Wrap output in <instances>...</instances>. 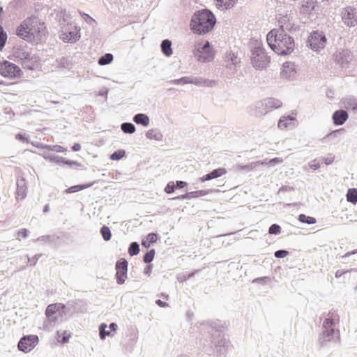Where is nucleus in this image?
Listing matches in <instances>:
<instances>
[{
	"label": "nucleus",
	"mask_w": 357,
	"mask_h": 357,
	"mask_svg": "<svg viewBox=\"0 0 357 357\" xmlns=\"http://www.w3.org/2000/svg\"><path fill=\"white\" fill-rule=\"evenodd\" d=\"M271 49L279 55H287L294 49V40L284 29V25L279 29L271 30L266 36Z\"/></svg>",
	"instance_id": "nucleus-1"
},
{
	"label": "nucleus",
	"mask_w": 357,
	"mask_h": 357,
	"mask_svg": "<svg viewBox=\"0 0 357 357\" xmlns=\"http://www.w3.org/2000/svg\"><path fill=\"white\" fill-rule=\"evenodd\" d=\"M213 13L208 9L197 11L190 20V29L198 35H204L210 32L215 24Z\"/></svg>",
	"instance_id": "nucleus-2"
},
{
	"label": "nucleus",
	"mask_w": 357,
	"mask_h": 357,
	"mask_svg": "<svg viewBox=\"0 0 357 357\" xmlns=\"http://www.w3.org/2000/svg\"><path fill=\"white\" fill-rule=\"evenodd\" d=\"M270 63V56L265 51L264 47L260 43H256L251 49V63L253 68L257 70L266 68Z\"/></svg>",
	"instance_id": "nucleus-3"
},
{
	"label": "nucleus",
	"mask_w": 357,
	"mask_h": 357,
	"mask_svg": "<svg viewBox=\"0 0 357 357\" xmlns=\"http://www.w3.org/2000/svg\"><path fill=\"white\" fill-rule=\"evenodd\" d=\"M193 56L199 62L208 63L214 59L213 48L208 41H205L203 45L197 43L192 51Z\"/></svg>",
	"instance_id": "nucleus-4"
},
{
	"label": "nucleus",
	"mask_w": 357,
	"mask_h": 357,
	"mask_svg": "<svg viewBox=\"0 0 357 357\" xmlns=\"http://www.w3.org/2000/svg\"><path fill=\"white\" fill-rule=\"evenodd\" d=\"M23 22H27L25 25L32 39L37 38L40 39L44 33V23L41 22L40 20L35 16L31 15L28 17Z\"/></svg>",
	"instance_id": "nucleus-5"
},
{
	"label": "nucleus",
	"mask_w": 357,
	"mask_h": 357,
	"mask_svg": "<svg viewBox=\"0 0 357 357\" xmlns=\"http://www.w3.org/2000/svg\"><path fill=\"white\" fill-rule=\"evenodd\" d=\"M340 342V333L339 330L333 328H322V331L319 334L318 342L320 347H326L329 342Z\"/></svg>",
	"instance_id": "nucleus-6"
},
{
	"label": "nucleus",
	"mask_w": 357,
	"mask_h": 357,
	"mask_svg": "<svg viewBox=\"0 0 357 357\" xmlns=\"http://www.w3.org/2000/svg\"><path fill=\"white\" fill-rule=\"evenodd\" d=\"M326 41L327 39L324 33L319 30L312 31L307 40L310 48L317 52L325 47Z\"/></svg>",
	"instance_id": "nucleus-7"
},
{
	"label": "nucleus",
	"mask_w": 357,
	"mask_h": 357,
	"mask_svg": "<svg viewBox=\"0 0 357 357\" xmlns=\"http://www.w3.org/2000/svg\"><path fill=\"white\" fill-rule=\"evenodd\" d=\"M21 73V69L15 63L6 60L0 63V74L4 77L13 79L20 77Z\"/></svg>",
	"instance_id": "nucleus-8"
},
{
	"label": "nucleus",
	"mask_w": 357,
	"mask_h": 357,
	"mask_svg": "<svg viewBox=\"0 0 357 357\" xmlns=\"http://www.w3.org/2000/svg\"><path fill=\"white\" fill-rule=\"evenodd\" d=\"M39 339L36 335H24L18 342V349L24 353L31 351L38 343Z\"/></svg>",
	"instance_id": "nucleus-9"
},
{
	"label": "nucleus",
	"mask_w": 357,
	"mask_h": 357,
	"mask_svg": "<svg viewBox=\"0 0 357 357\" xmlns=\"http://www.w3.org/2000/svg\"><path fill=\"white\" fill-rule=\"evenodd\" d=\"M13 56L21 62L26 59H36V56L31 54L30 48L24 43L13 47Z\"/></svg>",
	"instance_id": "nucleus-10"
},
{
	"label": "nucleus",
	"mask_w": 357,
	"mask_h": 357,
	"mask_svg": "<svg viewBox=\"0 0 357 357\" xmlns=\"http://www.w3.org/2000/svg\"><path fill=\"white\" fill-rule=\"evenodd\" d=\"M344 24L349 27H354L357 24V8L351 6L343 8L341 13Z\"/></svg>",
	"instance_id": "nucleus-11"
},
{
	"label": "nucleus",
	"mask_w": 357,
	"mask_h": 357,
	"mask_svg": "<svg viewBox=\"0 0 357 357\" xmlns=\"http://www.w3.org/2000/svg\"><path fill=\"white\" fill-rule=\"evenodd\" d=\"M128 265V261L124 258H121L116 262V278L119 284H123L125 282L127 278Z\"/></svg>",
	"instance_id": "nucleus-12"
},
{
	"label": "nucleus",
	"mask_w": 357,
	"mask_h": 357,
	"mask_svg": "<svg viewBox=\"0 0 357 357\" xmlns=\"http://www.w3.org/2000/svg\"><path fill=\"white\" fill-rule=\"evenodd\" d=\"M201 331L207 332L210 333V335H213L211 333L213 331H216L221 333L223 331L224 326L219 320H208L201 322L199 324Z\"/></svg>",
	"instance_id": "nucleus-13"
},
{
	"label": "nucleus",
	"mask_w": 357,
	"mask_h": 357,
	"mask_svg": "<svg viewBox=\"0 0 357 357\" xmlns=\"http://www.w3.org/2000/svg\"><path fill=\"white\" fill-rule=\"evenodd\" d=\"M334 62L342 68L346 67L351 61V52L348 50H340L333 55Z\"/></svg>",
	"instance_id": "nucleus-14"
},
{
	"label": "nucleus",
	"mask_w": 357,
	"mask_h": 357,
	"mask_svg": "<svg viewBox=\"0 0 357 357\" xmlns=\"http://www.w3.org/2000/svg\"><path fill=\"white\" fill-rule=\"evenodd\" d=\"M280 74L283 78L288 79L289 80L294 79L296 75L294 63L289 61L284 62L282 65V69Z\"/></svg>",
	"instance_id": "nucleus-15"
},
{
	"label": "nucleus",
	"mask_w": 357,
	"mask_h": 357,
	"mask_svg": "<svg viewBox=\"0 0 357 357\" xmlns=\"http://www.w3.org/2000/svg\"><path fill=\"white\" fill-rule=\"evenodd\" d=\"M68 26H69V30L66 29V31H63L61 38L65 43H74L79 39L80 36L77 31L71 30L73 28L77 29L75 26L71 24H68Z\"/></svg>",
	"instance_id": "nucleus-16"
},
{
	"label": "nucleus",
	"mask_w": 357,
	"mask_h": 357,
	"mask_svg": "<svg viewBox=\"0 0 357 357\" xmlns=\"http://www.w3.org/2000/svg\"><path fill=\"white\" fill-rule=\"evenodd\" d=\"M340 321V316L335 310H331L327 314V317L324 320L322 328H335V326Z\"/></svg>",
	"instance_id": "nucleus-17"
},
{
	"label": "nucleus",
	"mask_w": 357,
	"mask_h": 357,
	"mask_svg": "<svg viewBox=\"0 0 357 357\" xmlns=\"http://www.w3.org/2000/svg\"><path fill=\"white\" fill-rule=\"evenodd\" d=\"M230 342L227 339L222 337L215 344L217 349V355L218 357H226L227 351L230 347Z\"/></svg>",
	"instance_id": "nucleus-18"
},
{
	"label": "nucleus",
	"mask_w": 357,
	"mask_h": 357,
	"mask_svg": "<svg viewBox=\"0 0 357 357\" xmlns=\"http://www.w3.org/2000/svg\"><path fill=\"white\" fill-rule=\"evenodd\" d=\"M349 117L348 113L346 110L339 109L334 112L332 116L333 123L335 126H342L347 120Z\"/></svg>",
	"instance_id": "nucleus-19"
},
{
	"label": "nucleus",
	"mask_w": 357,
	"mask_h": 357,
	"mask_svg": "<svg viewBox=\"0 0 357 357\" xmlns=\"http://www.w3.org/2000/svg\"><path fill=\"white\" fill-rule=\"evenodd\" d=\"M227 173V170L224 167L215 169L213 171L202 176L199 179L201 182H205L214 178H217Z\"/></svg>",
	"instance_id": "nucleus-20"
},
{
	"label": "nucleus",
	"mask_w": 357,
	"mask_h": 357,
	"mask_svg": "<svg viewBox=\"0 0 357 357\" xmlns=\"http://www.w3.org/2000/svg\"><path fill=\"white\" fill-rule=\"evenodd\" d=\"M27 22H22L21 24L17 27L15 33L20 38L26 40L31 41L32 38L29 34L28 29L25 26Z\"/></svg>",
	"instance_id": "nucleus-21"
},
{
	"label": "nucleus",
	"mask_w": 357,
	"mask_h": 357,
	"mask_svg": "<svg viewBox=\"0 0 357 357\" xmlns=\"http://www.w3.org/2000/svg\"><path fill=\"white\" fill-rule=\"evenodd\" d=\"M342 102L346 109L357 110V98L347 96L342 99Z\"/></svg>",
	"instance_id": "nucleus-22"
},
{
	"label": "nucleus",
	"mask_w": 357,
	"mask_h": 357,
	"mask_svg": "<svg viewBox=\"0 0 357 357\" xmlns=\"http://www.w3.org/2000/svg\"><path fill=\"white\" fill-rule=\"evenodd\" d=\"M54 66L58 68L70 69L73 66L72 60L69 56H62L55 60Z\"/></svg>",
	"instance_id": "nucleus-23"
},
{
	"label": "nucleus",
	"mask_w": 357,
	"mask_h": 357,
	"mask_svg": "<svg viewBox=\"0 0 357 357\" xmlns=\"http://www.w3.org/2000/svg\"><path fill=\"white\" fill-rule=\"evenodd\" d=\"M317 6V0H303L300 12L303 14H310L314 10Z\"/></svg>",
	"instance_id": "nucleus-24"
},
{
	"label": "nucleus",
	"mask_w": 357,
	"mask_h": 357,
	"mask_svg": "<svg viewBox=\"0 0 357 357\" xmlns=\"http://www.w3.org/2000/svg\"><path fill=\"white\" fill-rule=\"evenodd\" d=\"M191 84L197 86H204L208 87H212L215 84V81L211 79H206L200 77L191 76Z\"/></svg>",
	"instance_id": "nucleus-25"
},
{
	"label": "nucleus",
	"mask_w": 357,
	"mask_h": 357,
	"mask_svg": "<svg viewBox=\"0 0 357 357\" xmlns=\"http://www.w3.org/2000/svg\"><path fill=\"white\" fill-rule=\"evenodd\" d=\"M133 121L143 126H148L149 125L150 119L148 115L144 113H138L132 118Z\"/></svg>",
	"instance_id": "nucleus-26"
},
{
	"label": "nucleus",
	"mask_w": 357,
	"mask_h": 357,
	"mask_svg": "<svg viewBox=\"0 0 357 357\" xmlns=\"http://www.w3.org/2000/svg\"><path fill=\"white\" fill-rule=\"evenodd\" d=\"M238 0H215L217 8L220 10L230 9L233 8Z\"/></svg>",
	"instance_id": "nucleus-27"
},
{
	"label": "nucleus",
	"mask_w": 357,
	"mask_h": 357,
	"mask_svg": "<svg viewBox=\"0 0 357 357\" xmlns=\"http://www.w3.org/2000/svg\"><path fill=\"white\" fill-rule=\"evenodd\" d=\"M256 112H255V116H261L263 115H265L267 114L269 110L268 109V106H266V103L265 102V100L263 101L257 102L255 105Z\"/></svg>",
	"instance_id": "nucleus-28"
},
{
	"label": "nucleus",
	"mask_w": 357,
	"mask_h": 357,
	"mask_svg": "<svg viewBox=\"0 0 357 357\" xmlns=\"http://www.w3.org/2000/svg\"><path fill=\"white\" fill-rule=\"evenodd\" d=\"M25 184V179L24 178H21L17 181V194L19 197H21L22 199H24L26 194Z\"/></svg>",
	"instance_id": "nucleus-29"
},
{
	"label": "nucleus",
	"mask_w": 357,
	"mask_h": 357,
	"mask_svg": "<svg viewBox=\"0 0 357 357\" xmlns=\"http://www.w3.org/2000/svg\"><path fill=\"white\" fill-rule=\"evenodd\" d=\"M161 51L166 56H170L172 54V42L169 39H165L162 41Z\"/></svg>",
	"instance_id": "nucleus-30"
},
{
	"label": "nucleus",
	"mask_w": 357,
	"mask_h": 357,
	"mask_svg": "<svg viewBox=\"0 0 357 357\" xmlns=\"http://www.w3.org/2000/svg\"><path fill=\"white\" fill-rule=\"evenodd\" d=\"M146 138L149 139H155L158 142L162 141L163 135L160 131L157 129H150L146 133Z\"/></svg>",
	"instance_id": "nucleus-31"
},
{
	"label": "nucleus",
	"mask_w": 357,
	"mask_h": 357,
	"mask_svg": "<svg viewBox=\"0 0 357 357\" xmlns=\"http://www.w3.org/2000/svg\"><path fill=\"white\" fill-rule=\"evenodd\" d=\"M268 109L271 111L273 109H278L282 106V102L273 98H269L265 100Z\"/></svg>",
	"instance_id": "nucleus-32"
},
{
	"label": "nucleus",
	"mask_w": 357,
	"mask_h": 357,
	"mask_svg": "<svg viewBox=\"0 0 357 357\" xmlns=\"http://www.w3.org/2000/svg\"><path fill=\"white\" fill-rule=\"evenodd\" d=\"M55 163L60 166H61L63 165H66L70 167H73V166H77V167L81 166V164L79 163L78 162L68 160V159H66L61 156H59V159H58Z\"/></svg>",
	"instance_id": "nucleus-33"
},
{
	"label": "nucleus",
	"mask_w": 357,
	"mask_h": 357,
	"mask_svg": "<svg viewBox=\"0 0 357 357\" xmlns=\"http://www.w3.org/2000/svg\"><path fill=\"white\" fill-rule=\"evenodd\" d=\"M94 183L95 182H92V183H88L86 185H75L69 187L68 188H67L66 190V193H74V192H79L82 190L91 187L94 184Z\"/></svg>",
	"instance_id": "nucleus-34"
},
{
	"label": "nucleus",
	"mask_w": 357,
	"mask_h": 357,
	"mask_svg": "<svg viewBox=\"0 0 357 357\" xmlns=\"http://www.w3.org/2000/svg\"><path fill=\"white\" fill-rule=\"evenodd\" d=\"M121 130L126 134H132L135 132V126L130 122H124L121 124Z\"/></svg>",
	"instance_id": "nucleus-35"
},
{
	"label": "nucleus",
	"mask_w": 357,
	"mask_h": 357,
	"mask_svg": "<svg viewBox=\"0 0 357 357\" xmlns=\"http://www.w3.org/2000/svg\"><path fill=\"white\" fill-rule=\"evenodd\" d=\"M347 200L354 204H357V188H350L347 193Z\"/></svg>",
	"instance_id": "nucleus-36"
},
{
	"label": "nucleus",
	"mask_w": 357,
	"mask_h": 357,
	"mask_svg": "<svg viewBox=\"0 0 357 357\" xmlns=\"http://www.w3.org/2000/svg\"><path fill=\"white\" fill-rule=\"evenodd\" d=\"M113 58V55L111 53H106L98 59V63L100 66L108 65L112 63Z\"/></svg>",
	"instance_id": "nucleus-37"
},
{
	"label": "nucleus",
	"mask_w": 357,
	"mask_h": 357,
	"mask_svg": "<svg viewBox=\"0 0 357 357\" xmlns=\"http://www.w3.org/2000/svg\"><path fill=\"white\" fill-rule=\"evenodd\" d=\"M298 220L301 222L307 224V225H313L317 222V220L315 218L311 217V216H307L305 214H300L298 215Z\"/></svg>",
	"instance_id": "nucleus-38"
},
{
	"label": "nucleus",
	"mask_w": 357,
	"mask_h": 357,
	"mask_svg": "<svg viewBox=\"0 0 357 357\" xmlns=\"http://www.w3.org/2000/svg\"><path fill=\"white\" fill-rule=\"evenodd\" d=\"M139 251V244L137 242H132L130 244L128 252L131 257L137 255Z\"/></svg>",
	"instance_id": "nucleus-39"
},
{
	"label": "nucleus",
	"mask_w": 357,
	"mask_h": 357,
	"mask_svg": "<svg viewBox=\"0 0 357 357\" xmlns=\"http://www.w3.org/2000/svg\"><path fill=\"white\" fill-rule=\"evenodd\" d=\"M100 234L102 235V238L105 241H109L111 239V238H112V232H111L110 229L107 226L103 225L100 228Z\"/></svg>",
	"instance_id": "nucleus-40"
},
{
	"label": "nucleus",
	"mask_w": 357,
	"mask_h": 357,
	"mask_svg": "<svg viewBox=\"0 0 357 357\" xmlns=\"http://www.w3.org/2000/svg\"><path fill=\"white\" fill-rule=\"evenodd\" d=\"M63 317H60L59 314H54L53 316L47 318V320L44 321V324L47 325V323L53 325L59 324L63 321Z\"/></svg>",
	"instance_id": "nucleus-41"
},
{
	"label": "nucleus",
	"mask_w": 357,
	"mask_h": 357,
	"mask_svg": "<svg viewBox=\"0 0 357 357\" xmlns=\"http://www.w3.org/2000/svg\"><path fill=\"white\" fill-rule=\"evenodd\" d=\"M107 328V326L106 324H101L99 326V335L101 340L105 339L106 336H111L112 335V333H110L109 330L107 331L106 328Z\"/></svg>",
	"instance_id": "nucleus-42"
},
{
	"label": "nucleus",
	"mask_w": 357,
	"mask_h": 357,
	"mask_svg": "<svg viewBox=\"0 0 357 357\" xmlns=\"http://www.w3.org/2000/svg\"><path fill=\"white\" fill-rule=\"evenodd\" d=\"M155 254V250L153 248L147 251L143 256L144 263L150 264L153 260Z\"/></svg>",
	"instance_id": "nucleus-43"
},
{
	"label": "nucleus",
	"mask_w": 357,
	"mask_h": 357,
	"mask_svg": "<svg viewBox=\"0 0 357 357\" xmlns=\"http://www.w3.org/2000/svg\"><path fill=\"white\" fill-rule=\"evenodd\" d=\"M36 61L37 57L36 56V59H26L22 61L21 63L24 68L32 70L35 68V63Z\"/></svg>",
	"instance_id": "nucleus-44"
},
{
	"label": "nucleus",
	"mask_w": 357,
	"mask_h": 357,
	"mask_svg": "<svg viewBox=\"0 0 357 357\" xmlns=\"http://www.w3.org/2000/svg\"><path fill=\"white\" fill-rule=\"evenodd\" d=\"M41 147H42V149H48L49 151H54L56 153H62L66 150V149H64L63 147H62L60 145L51 146V145H47V144H41Z\"/></svg>",
	"instance_id": "nucleus-45"
},
{
	"label": "nucleus",
	"mask_w": 357,
	"mask_h": 357,
	"mask_svg": "<svg viewBox=\"0 0 357 357\" xmlns=\"http://www.w3.org/2000/svg\"><path fill=\"white\" fill-rule=\"evenodd\" d=\"M56 334L59 337H61V335L62 334V337L61 339H59L58 341L62 344H65L68 342L69 337H70V333H68L66 331H63L61 332L60 331H58L56 332Z\"/></svg>",
	"instance_id": "nucleus-46"
},
{
	"label": "nucleus",
	"mask_w": 357,
	"mask_h": 357,
	"mask_svg": "<svg viewBox=\"0 0 357 357\" xmlns=\"http://www.w3.org/2000/svg\"><path fill=\"white\" fill-rule=\"evenodd\" d=\"M56 311H58V310L56 309L54 303L49 305L45 310L46 317L48 318L54 314H58Z\"/></svg>",
	"instance_id": "nucleus-47"
},
{
	"label": "nucleus",
	"mask_w": 357,
	"mask_h": 357,
	"mask_svg": "<svg viewBox=\"0 0 357 357\" xmlns=\"http://www.w3.org/2000/svg\"><path fill=\"white\" fill-rule=\"evenodd\" d=\"M190 192V199L192 198H197L199 197H203L208 194L209 190H199L196 191H192Z\"/></svg>",
	"instance_id": "nucleus-48"
},
{
	"label": "nucleus",
	"mask_w": 357,
	"mask_h": 357,
	"mask_svg": "<svg viewBox=\"0 0 357 357\" xmlns=\"http://www.w3.org/2000/svg\"><path fill=\"white\" fill-rule=\"evenodd\" d=\"M225 58L227 61H230L231 64L233 66H236L239 61H238V58L236 55L232 52H229L226 54Z\"/></svg>",
	"instance_id": "nucleus-49"
},
{
	"label": "nucleus",
	"mask_w": 357,
	"mask_h": 357,
	"mask_svg": "<svg viewBox=\"0 0 357 357\" xmlns=\"http://www.w3.org/2000/svg\"><path fill=\"white\" fill-rule=\"evenodd\" d=\"M281 227L275 223L269 227L268 233L272 235H278L281 233Z\"/></svg>",
	"instance_id": "nucleus-50"
},
{
	"label": "nucleus",
	"mask_w": 357,
	"mask_h": 357,
	"mask_svg": "<svg viewBox=\"0 0 357 357\" xmlns=\"http://www.w3.org/2000/svg\"><path fill=\"white\" fill-rule=\"evenodd\" d=\"M7 40V34L0 26V50L4 47Z\"/></svg>",
	"instance_id": "nucleus-51"
},
{
	"label": "nucleus",
	"mask_w": 357,
	"mask_h": 357,
	"mask_svg": "<svg viewBox=\"0 0 357 357\" xmlns=\"http://www.w3.org/2000/svg\"><path fill=\"white\" fill-rule=\"evenodd\" d=\"M125 153L126 152L124 150L115 151L110 155V159L112 160H119L125 155Z\"/></svg>",
	"instance_id": "nucleus-52"
},
{
	"label": "nucleus",
	"mask_w": 357,
	"mask_h": 357,
	"mask_svg": "<svg viewBox=\"0 0 357 357\" xmlns=\"http://www.w3.org/2000/svg\"><path fill=\"white\" fill-rule=\"evenodd\" d=\"M271 281V278L268 276H264V277H259L253 280V283L260 284H267L268 282Z\"/></svg>",
	"instance_id": "nucleus-53"
},
{
	"label": "nucleus",
	"mask_w": 357,
	"mask_h": 357,
	"mask_svg": "<svg viewBox=\"0 0 357 357\" xmlns=\"http://www.w3.org/2000/svg\"><path fill=\"white\" fill-rule=\"evenodd\" d=\"M43 157L45 160H48L50 162H56V161L59 159V156L55 154H52L51 153H45L43 154Z\"/></svg>",
	"instance_id": "nucleus-54"
},
{
	"label": "nucleus",
	"mask_w": 357,
	"mask_h": 357,
	"mask_svg": "<svg viewBox=\"0 0 357 357\" xmlns=\"http://www.w3.org/2000/svg\"><path fill=\"white\" fill-rule=\"evenodd\" d=\"M288 20H289V18L287 15L280 18L279 20V24H280V26L282 24V25H284V30H289V29H291V24L286 23Z\"/></svg>",
	"instance_id": "nucleus-55"
},
{
	"label": "nucleus",
	"mask_w": 357,
	"mask_h": 357,
	"mask_svg": "<svg viewBox=\"0 0 357 357\" xmlns=\"http://www.w3.org/2000/svg\"><path fill=\"white\" fill-rule=\"evenodd\" d=\"M175 183L174 181H169L165 188V192L167 194H172L175 191Z\"/></svg>",
	"instance_id": "nucleus-56"
},
{
	"label": "nucleus",
	"mask_w": 357,
	"mask_h": 357,
	"mask_svg": "<svg viewBox=\"0 0 357 357\" xmlns=\"http://www.w3.org/2000/svg\"><path fill=\"white\" fill-rule=\"evenodd\" d=\"M54 304H55L56 309L58 310V311H56V312L60 315V317H63L64 315H66L65 309H66V306L62 303H54Z\"/></svg>",
	"instance_id": "nucleus-57"
},
{
	"label": "nucleus",
	"mask_w": 357,
	"mask_h": 357,
	"mask_svg": "<svg viewBox=\"0 0 357 357\" xmlns=\"http://www.w3.org/2000/svg\"><path fill=\"white\" fill-rule=\"evenodd\" d=\"M289 252L286 250H278L274 252V256L276 258L282 259L287 256Z\"/></svg>",
	"instance_id": "nucleus-58"
},
{
	"label": "nucleus",
	"mask_w": 357,
	"mask_h": 357,
	"mask_svg": "<svg viewBox=\"0 0 357 357\" xmlns=\"http://www.w3.org/2000/svg\"><path fill=\"white\" fill-rule=\"evenodd\" d=\"M54 240V236L51 235H45L38 237L36 241H43V242H52Z\"/></svg>",
	"instance_id": "nucleus-59"
},
{
	"label": "nucleus",
	"mask_w": 357,
	"mask_h": 357,
	"mask_svg": "<svg viewBox=\"0 0 357 357\" xmlns=\"http://www.w3.org/2000/svg\"><path fill=\"white\" fill-rule=\"evenodd\" d=\"M146 240L148 241L149 243H150V245L151 243H154L157 241L158 240V235L157 234L155 233H149L147 236H146Z\"/></svg>",
	"instance_id": "nucleus-60"
},
{
	"label": "nucleus",
	"mask_w": 357,
	"mask_h": 357,
	"mask_svg": "<svg viewBox=\"0 0 357 357\" xmlns=\"http://www.w3.org/2000/svg\"><path fill=\"white\" fill-rule=\"evenodd\" d=\"M26 257L29 262L30 263V266H35L38 259L42 257V254H36L31 259L29 258L28 255Z\"/></svg>",
	"instance_id": "nucleus-61"
},
{
	"label": "nucleus",
	"mask_w": 357,
	"mask_h": 357,
	"mask_svg": "<svg viewBox=\"0 0 357 357\" xmlns=\"http://www.w3.org/2000/svg\"><path fill=\"white\" fill-rule=\"evenodd\" d=\"M278 126L280 129H284V128H287V121L286 116H282L279 119L278 123Z\"/></svg>",
	"instance_id": "nucleus-62"
},
{
	"label": "nucleus",
	"mask_w": 357,
	"mask_h": 357,
	"mask_svg": "<svg viewBox=\"0 0 357 357\" xmlns=\"http://www.w3.org/2000/svg\"><path fill=\"white\" fill-rule=\"evenodd\" d=\"M255 167V165L254 163H250L249 165H238V169L240 170H245L246 172H249V171L252 170Z\"/></svg>",
	"instance_id": "nucleus-63"
},
{
	"label": "nucleus",
	"mask_w": 357,
	"mask_h": 357,
	"mask_svg": "<svg viewBox=\"0 0 357 357\" xmlns=\"http://www.w3.org/2000/svg\"><path fill=\"white\" fill-rule=\"evenodd\" d=\"M15 138L22 142H28V140H29V137L26 136L25 134H22V133H17L16 135H15Z\"/></svg>",
	"instance_id": "nucleus-64"
}]
</instances>
